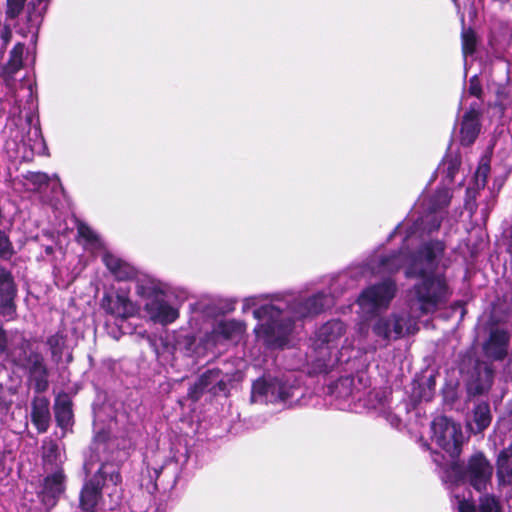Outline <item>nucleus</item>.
I'll list each match as a JSON object with an SVG mask.
<instances>
[{
    "label": "nucleus",
    "mask_w": 512,
    "mask_h": 512,
    "mask_svg": "<svg viewBox=\"0 0 512 512\" xmlns=\"http://www.w3.org/2000/svg\"><path fill=\"white\" fill-rule=\"evenodd\" d=\"M11 37H12L11 29L7 25H5L0 32V38H1L4 46H7L9 44Z\"/></svg>",
    "instance_id": "a19ab883"
},
{
    "label": "nucleus",
    "mask_w": 512,
    "mask_h": 512,
    "mask_svg": "<svg viewBox=\"0 0 512 512\" xmlns=\"http://www.w3.org/2000/svg\"><path fill=\"white\" fill-rule=\"evenodd\" d=\"M38 1V7L33 8V10L28 11V22L31 25V28L35 30V33L37 32L42 19L43 15L46 12L47 4L50 0H37Z\"/></svg>",
    "instance_id": "c756f323"
},
{
    "label": "nucleus",
    "mask_w": 512,
    "mask_h": 512,
    "mask_svg": "<svg viewBox=\"0 0 512 512\" xmlns=\"http://www.w3.org/2000/svg\"><path fill=\"white\" fill-rule=\"evenodd\" d=\"M509 334L502 329L491 331L489 339L484 344V352L488 358L502 360L507 355Z\"/></svg>",
    "instance_id": "2eb2a0df"
},
{
    "label": "nucleus",
    "mask_w": 512,
    "mask_h": 512,
    "mask_svg": "<svg viewBox=\"0 0 512 512\" xmlns=\"http://www.w3.org/2000/svg\"><path fill=\"white\" fill-rule=\"evenodd\" d=\"M183 343L187 346L186 351H190V346L194 343V338L192 336H185L183 338Z\"/></svg>",
    "instance_id": "37998d69"
},
{
    "label": "nucleus",
    "mask_w": 512,
    "mask_h": 512,
    "mask_svg": "<svg viewBox=\"0 0 512 512\" xmlns=\"http://www.w3.org/2000/svg\"><path fill=\"white\" fill-rule=\"evenodd\" d=\"M246 331V325L238 320H221L213 328L205 342L206 347L215 346L221 340L238 341Z\"/></svg>",
    "instance_id": "9b49d317"
},
{
    "label": "nucleus",
    "mask_w": 512,
    "mask_h": 512,
    "mask_svg": "<svg viewBox=\"0 0 512 512\" xmlns=\"http://www.w3.org/2000/svg\"><path fill=\"white\" fill-rule=\"evenodd\" d=\"M101 306L108 314L117 318L132 317L139 312V307L130 299L128 292L121 289L114 295H105Z\"/></svg>",
    "instance_id": "9d476101"
},
{
    "label": "nucleus",
    "mask_w": 512,
    "mask_h": 512,
    "mask_svg": "<svg viewBox=\"0 0 512 512\" xmlns=\"http://www.w3.org/2000/svg\"><path fill=\"white\" fill-rule=\"evenodd\" d=\"M368 344H369L370 348H372V349L376 348V346L374 344H370V343H368Z\"/></svg>",
    "instance_id": "49530a36"
},
{
    "label": "nucleus",
    "mask_w": 512,
    "mask_h": 512,
    "mask_svg": "<svg viewBox=\"0 0 512 512\" xmlns=\"http://www.w3.org/2000/svg\"><path fill=\"white\" fill-rule=\"evenodd\" d=\"M121 482L118 465L103 463L98 472L83 486L80 494V507L85 512H94L103 488L116 487ZM116 492V488L111 493Z\"/></svg>",
    "instance_id": "6e6552de"
},
{
    "label": "nucleus",
    "mask_w": 512,
    "mask_h": 512,
    "mask_svg": "<svg viewBox=\"0 0 512 512\" xmlns=\"http://www.w3.org/2000/svg\"><path fill=\"white\" fill-rule=\"evenodd\" d=\"M480 132L479 112L475 109L467 111L460 124V142L462 145L472 144Z\"/></svg>",
    "instance_id": "f3484780"
},
{
    "label": "nucleus",
    "mask_w": 512,
    "mask_h": 512,
    "mask_svg": "<svg viewBox=\"0 0 512 512\" xmlns=\"http://www.w3.org/2000/svg\"><path fill=\"white\" fill-rule=\"evenodd\" d=\"M345 332L346 325L340 320L328 321L317 330L308 355L310 373H328L350 359L347 352L352 344L344 338Z\"/></svg>",
    "instance_id": "20e7f679"
},
{
    "label": "nucleus",
    "mask_w": 512,
    "mask_h": 512,
    "mask_svg": "<svg viewBox=\"0 0 512 512\" xmlns=\"http://www.w3.org/2000/svg\"><path fill=\"white\" fill-rule=\"evenodd\" d=\"M126 447H127V444H126V442H124V443L122 444L121 449H119V450H118V452H117L116 456H115V457H114V456H112V457H113V459H115V460H117V461H121V460L126 456V453L124 452V449H125Z\"/></svg>",
    "instance_id": "79ce46f5"
},
{
    "label": "nucleus",
    "mask_w": 512,
    "mask_h": 512,
    "mask_svg": "<svg viewBox=\"0 0 512 512\" xmlns=\"http://www.w3.org/2000/svg\"><path fill=\"white\" fill-rule=\"evenodd\" d=\"M65 476L62 469H55L44 478L42 500L46 505L54 506L57 497L64 492Z\"/></svg>",
    "instance_id": "ddd939ff"
},
{
    "label": "nucleus",
    "mask_w": 512,
    "mask_h": 512,
    "mask_svg": "<svg viewBox=\"0 0 512 512\" xmlns=\"http://www.w3.org/2000/svg\"><path fill=\"white\" fill-rule=\"evenodd\" d=\"M476 43V35L472 30L468 29L462 31V51L465 58L474 53Z\"/></svg>",
    "instance_id": "2f4dec72"
},
{
    "label": "nucleus",
    "mask_w": 512,
    "mask_h": 512,
    "mask_svg": "<svg viewBox=\"0 0 512 512\" xmlns=\"http://www.w3.org/2000/svg\"><path fill=\"white\" fill-rule=\"evenodd\" d=\"M15 295L16 287L11 273L5 268H0V315L7 319L14 317Z\"/></svg>",
    "instance_id": "f8f14e48"
},
{
    "label": "nucleus",
    "mask_w": 512,
    "mask_h": 512,
    "mask_svg": "<svg viewBox=\"0 0 512 512\" xmlns=\"http://www.w3.org/2000/svg\"><path fill=\"white\" fill-rule=\"evenodd\" d=\"M401 230H402V228H400V227H399V228H397V230H396V232H395V233H400V232H401Z\"/></svg>",
    "instance_id": "09e8293b"
},
{
    "label": "nucleus",
    "mask_w": 512,
    "mask_h": 512,
    "mask_svg": "<svg viewBox=\"0 0 512 512\" xmlns=\"http://www.w3.org/2000/svg\"><path fill=\"white\" fill-rule=\"evenodd\" d=\"M431 430L432 440L450 457L455 458L460 454L464 436L459 423L439 416L433 420Z\"/></svg>",
    "instance_id": "1a4fd4ad"
},
{
    "label": "nucleus",
    "mask_w": 512,
    "mask_h": 512,
    "mask_svg": "<svg viewBox=\"0 0 512 512\" xmlns=\"http://www.w3.org/2000/svg\"><path fill=\"white\" fill-rule=\"evenodd\" d=\"M397 291L396 283L386 279L365 288L357 298L358 314L365 321L385 311Z\"/></svg>",
    "instance_id": "423d86ee"
},
{
    "label": "nucleus",
    "mask_w": 512,
    "mask_h": 512,
    "mask_svg": "<svg viewBox=\"0 0 512 512\" xmlns=\"http://www.w3.org/2000/svg\"><path fill=\"white\" fill-rule=\"evenodd\" d=\"M13 246L6 233L0 230V257L2 259H10L13 255Z\"/></svg>",
    "instance_id": "473e14b6"
},
{
    "label": "nucleus",
    "mask_w": 512,
    "mask_h": 512,
    "mask_svg": "<svg viewBox=\"0 0 512 512\" xmlns=\"http://www.w3.org/2000/svg\"><path fill=\"white\" fill-rule=\"evenodd\" d=\"M46 252H47L48 254H49V253H51V252H52V248H51V247H47V248H46Z\"/></svg>",
    "instance_id": "a18cd8bd"
},
{
    "label": "nucleus",
    "mask_w": 512,
    "mask_h": 512,
    "mask_svg": "<svg viewBox=\"0 0 512 512\" xmlns=\"http://www.w3.org/2000/svg\"><path fill=\"white\" fill-rule=\"evenodd\" d=\"M50 403L46 397H35L31 407V421L39 433L48 430L50 424Z\"/></svg>",
    "instance_id": "aec40b11"
},
{
    "label": "nucleus",
    "mask_w": 512,
    "mask_h": 512,
    "mask_svg": "<svg viewBox=\"0 0 512 512\" xmlns=\"http://www.w3.org/2000/svg\"><path fill=\"white\" fill-rule=\"evenodd\" d=\"M482 88L477 76H473L470 79L469 93L473 96L479 97L481 95Z\"/></svg>",
    "instance_id": "58836bf2"
},
{
    "label": "nucleus",
    "mask_w": 512,
    "mask_h": 512,
    "mask_svg": "<svg viewBox=\"0 0 512 512\" xmlns=\"http://www.w3.org/2000/svg\"><path fill=\"white\" fill-rule=\"evenodd\" d=\"M24 52V45L21 43H17L11 53L10 59L7 64V69L9 73L14 74L22 67V56Z\"/></svg>",
    "instance_id": "7c9ffc66"
},
{
    "label": "nucleus",
    "mask_w": 512,
    "mask_h": 512,
    "mask_svg": "<svg viewBox=\"0 0 512 512\" xmlns=\"http://www.w3.org/2000/svg\"><path fill=\"white\" fill-rule=\"evenodd\" d=\"M460 166V159L458 156L447 155L442 160L441 164L438 167V172H441L445 175V179L447 182L451 183L454 180L456 173L458 172Z\"/></svg>",
    "instance_id": "cd10ccee"
},
{
    "label": "nucleus",
    "mask_w": 512,
    "mask_h": 512,
    "mask_svg": "<svg viewBox=\"0 0 512 512\" xmlns=\"http://www.w3.org/2000/svg\"><path fill=\"white\" fill-rule=\"evenodd\" d=\"M492 473L491 464L480 452L473 454L466 466L452 463L444 471L442 478L451 491L458 512H477L470 492L466 491V484L469 483L479 492L486 490L491 483ZM479 512H500L497 500L490 495L481 497Z\"/></svg>",
    "instance_id": "7ed1b4c3"
},
{
    "label": "nucleus",
    "mask_w": 512,
    "mask_h": 512,
    "mask_svg": "<svg viewBox=\"0 0 512 512\" xmlns=\"http://www.w3.org/2000/svg\"><path fill=\"white\" fill-rule=\"evenodd\" d=\"M497 476L501 484H512V448L504 449L497 462Z\"/></svg>",
    "instance_id": "a878e982"
},
{
    "label": "nucleus",
    "mask_w": 512,
    "mask_h": 512,
    "mask_svg": "<svg viewBox=\"0 0 512 512\" xmlns=\"http://www.w3.org/2000/svg\"><path fill=\"white\" fill-rule=\"evenodd\" d=\"M23 145L30 149L32 155H43L47 150L41 129L38 126L29 127L26 136L23 138Z\"/></svg>",
    "instance_id": "b1692460"
},
{
    "label": "nucleus",
    "mask_w": 512,
    "mask_h": 512,
    "mask_svg": "<svg viewBox=\"0 0 512 512\" xmlns=\"http://www.w3.org/2000/svg\"><path fill=\"white\" fill-rule=\"evenodd\" d=\"M55 418L58 425L67 428L72 423V403L67 396H60L56 399L54 405Z\"/></svg>",
    "instance_id": "393cba45"
},
{
    "label": "nucleus",
    "mask_w": 512,
    "mask_h": 512,
    "mask_svg": "<svg viewBox=\"0 0 512 512\" xmlns=\"http://www.w3.org/2000/svg\"><path fill=\"white\" fill-rule=\"evenodd\" d=\"M25 178L34 186L35 189H39L49 182V176L42 172H29Z\"/></svg>",
    "instance_id": "f704fd0d"
},
{
    "label": "nucleus",
    "mask_w": 512,
    "mask_h": 512,
    "mask_svg": "<svg viewBox=\"0 0 512 512\" xmlns=\"http://www.w3.org/2000/svg\"><path fill=\"white\" fill-rule=\"evenodd\" d=\"M23 346L24 340L21 336L8 335L0 327V356L11 358L15 363L21 364L23 360L22 354H24Z\"/></svg>",
    "instance_id": "dca6fc26"
},
{
    "label": "nucleus",
    "mask_w": 512,
    "mask_h": 512,
    "mask_svg": "<svg viewBox=\"0 0 512 512\" xmlns=\"http://www.w3.org/2000/svg\"><path fill=\"white\" fill-rule=\"evenodd\" d=\"M352 382L353 380L349 377H346V378H342L340 379L337 383H336V389L337 390H340L341 388H344L346 391L345 392H340L339 391V395L340 396H343V397H346L348 395L351 394V385H352Z\"/></svg>",
    "instance_id": "e433bc0d"
},
{
    "label": "nucleus",
    "mask_w": 512,
    "mask_h": 512,
    "mask_svg": "<svg viewBox=\"0 0 512 512\" xmlns=\"http://www.w3.org/2000/svg\"><path fill=\"white\" fill-rule=\"evenodd\" d=\"M458 10V13H461V9L462 7L465 9L466 6H467V3L465 1H461V0H452Z\"/></svg>",
    "instance_id": "c03bdc74"
},
{
    "label": "nucleus",
    "mask_w": 512,
    "mask_h": 512,
    "mask_svg": "<svg viewBox=\"0 0 512 512\" xmlns=\"http://www.w3.org/2000/svg\"><path fill=\"white\" fill-rule=\"evenodd\" d=\"M95 443H96V446H97V450H105V449L111 450L116 445V440L109 439L107 441V443H104L103 437L98 435L96 437V442Z\"/></svg>",
    "instance_id": "ea45409f"
},
{
    "label": "nucleus",
    "mask_w": 512,
    "mask_h": 512,
    "mask_svg": "<svg viewBox=\"0 0 512 512\" xmlns=\"http://www.w3.org/2000/svg\"><path fill=\"white\" fill-rule=\"evenodd\" d=\"M195 389L199 393L211 392L213 394L225 389V382L222 373L217 370H208L203 373L195 384Z\"/></svg>",
    "instance_id": "412c9836"
},
{
    "label": "nucleus",
    "mask_w": 512,
    "mask_h": 512,
    "mask_svg": "<svg viewBox=\"0 0 512 512\" xmlns=\"http://www.w3.org/2000/svg\"><path fill=\"white\" fill-rule=\"evenodd\" d=\"M264 295H255L243 300V311L253 310L258 320L254 333L258 342L267 347L285 346L292 335L296 321L322 312L333 304L331 296L320 292L309 298L292 294H277L269 304H261Z\"/></svg>",
    "instance_id": "f03ea898"
},
{
    "label": "nucleus",
    "mask_w": 512,
    "mask_h": 512,
    "mask_svg": "<svg viewBox=\"0 0 512 512\" xmlns=\"http://www.w3.org/2000/svg\"><path fill=\"white\" fill-rule=\"evenodd\" d=\"M494 371L490 364L477 363L475 375L468 383V392L472 395H479L487 392L493 383Z\"/></svg>",
    "instance_id": "4468645a"
},
{
    "label": "nucleus",
    "mask_w": 512,
    "mask_h": 512,
    "mask_svg": "<svg viewBox=\"0 0 512 512\" xmlns=\"http://www.w3.org/2000/svg\"><path fill=\"white\" fill-rule=\"evenodd\" d=\"M67 361H71V355L69 353L67 354Z\"/></svg>",
    "instance_id": "de8ad7c7"
},
{
    "label": "nucleus",
    "mask_w": 512,
    "mask_h": 512,
    "mask_svg": "<svg viewBox=\"0 0 512 512\" xmlns=\"http://www.w3.org/2000/svg\"><path fill=\"white\" fill-rule=\"evenodd\" d=\"M28 369L30 376L35 381L36 389L43 391L47 388V368L43 358L38 354H33L28 359Z\"/></svg>",
    "instance_id": "4be33fe9"
},
{
    "label": "nucleus",
    "mask_w": 512,
    "mask_h": 512,
    "mask_svg": "<svg viewBox=\"0 0 512 512\" xmlns=\"http://www.w3.org/2000/svg\"><path fill=\"white\" fill-rule=\"evenodd\" d=\"M102 260L111 274L119 281L130 280L136 276V270L132 265L112 253L105 252Z\"/></svg>",
    "instance_id": "a211bd4d"
},
{
    "label": "nucleus",
    "mask_w": 512,
    "mask_h": 512,
    "mask_svg": "<svg viewBox=\"0 0 512 512\" xmlns=\"http://www.w3.org/2000/svg\"><path fill=\"white\" fill-rule=\"evenodd\" d=\"M491 420L492 415L489 404L487 402H480L475 405L468 416L467 428L474 434L481 433L489 427Z\"/></svg>",
    "instance_id": "6ab92c4d"
},
{
    "label": "nucleus",
    "mask_w": 512,
    "mask_h": 512,
    "mask_svg": "<svg viewBox=\"0 0 512 512\" xmlns=\"http://www.w3.org/2000/svg\"><path fill=\"white\" fill-rule=\"evenodd\" d=\"M448 188L439 189L426 203V214L407 231L403 247L397 253L373 255L362 267V275L385 276L403 269L407 278H417L411 289V301L419 313L415 317L393 314L390 318H379L372 326L378 340L397 339L417 330V318L433 314L446 306L451 295L447 278L440 267L446 246L441 240H425L424 234L438 230L451 201Z\"/></svg>",
    "instance_id": "f257e3e1"
},
{
    "label": "nucleus",
    "mask_w": 512,
    "mask_h": 512,
    "mask_svg": "<svg viewBox=\"0 0 512 512\" xmlns=\"http://www.w3.org/2000/svg\"><path fill=\"white\" fill-rule=\"evenodd\" d=\"M168 284L149 276L137 277L135 293L143 303L145 316L152 322L168 325L179 317L178 309L166 300Z\"/></svg>",
    "instance_id": "39448f33"
},
{
    "label": "nucleus",
    "mask_w": 512,
    "mask_h": 512,
    "mask_svg": "<svg viewBox=\"0 0 512 512\" xmlns=\"http://www.w3.org/2000/svg\"><path fill=\"white\" fill-rule=\"evenodd\" d=\"M43 460L46 469H61L60 465L64 461L61 447L53 440L46 439L43 442Z\"/></svg>",
    "instance_id": "5701e85b"
},
{
    "label": "nucleus",
    "mask_w": 512,
    "mask_h": 512,
    "mask_svg": "<svg viewBox=\"0 0 512 512\" xmlns=\"http://www.w3.org/2000/svg\"><path fill=\"white\" fill-rule=\"evenodd\" d=\"M78 241L89 250H97L102 247V243L98 235L86 224L79 223L77 227Z\"/></svg>",
    "instance_id": "bb28decb"
},
{
    "label": "nucleus",
    "mask_w": 512,
    "mask_h": 512,
    "mask_svg": "<svg viewBox=\"0 0 512 512\" xmlns=\"http://www.w3.org/2000/svg\"><path fill=\"white\" fill-rule=\"evenodd\" d=\"M370 334L369 326L365 322H361L357 329V336H358V348L360 350H366V346L362 342H367L368 337Z\"/></svg>",
    "instance_id": "c9c22d12"
},
{
    "label": "nucleus",
    "mask_w": 512,
    "mask_h": 512,
    "mask_svg": "<svg viewBox=\"0 0 512 512\" xmlns=\"http://www.w3.org/2000/svg\"><path fill=\"white\" fill-rule=\"evenodd\" d=\"M7 8L6 15L10 19H14L20 15L22 12L26 0H6Z\"/></svg>",
    "instance_id": "72a5a7b5"
},
{
    "label": "nucleus",
    "mask_w": 512,
    "mask_h": 512,
    "mask_svg": "<svg viewBox=\"0 0 512 512\" xmlns=\"http://www.w3.org/2000/svg\"><path fill=\"white\" fill-rule=\"evenodd\" d=\"M65 337L64 335L57 333L55 335H52L47 343L51 351L52 359L59 363L62 361V357L64 355V350L66 348L65 346Z\"/></svg>",
    "instance_id": "c85d7f7f"
},
{
    "label": "nucleus",
    "mask_w": 512,
    "mask_h": 512,
    "mask_svg": "<svg viewBox=\"0 0 512 512\" xmlns=\"http://www.w3.org/2000/svg\"><path fill=\"white\" fill-rule=\"evenodd\" d=\"M489 172V166L487 163H481L476 171V179L477 183H480L484 186L486 183V178Z\"/></svg>",
    "instance_id": "4c0bfd02"
},
{
    "label": "nucleus",
    "mask_w": 512,
    "mask_h": 512,
    "mask_svg": "<svg viewBox=\"0 0 512 512\" xmlns=\"http://www.w3.org/2000/svg\"><path fill=\"white\" fill-rule=\"evenodd\" d=\"M300 393V388L289 380L258 379L252 386L251 402L290 404L298 401Z\"/></svg>",
    "instance_id": "0eeeda50"
}]
</instances>
